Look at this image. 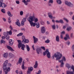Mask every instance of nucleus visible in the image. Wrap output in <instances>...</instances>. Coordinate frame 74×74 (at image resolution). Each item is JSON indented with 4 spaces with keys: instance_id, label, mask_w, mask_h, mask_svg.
I'll use <instances>...</instances> for the list:
<instances>
[{
    "instance_id": "1",
    "label": "nucleus",
    "mask_w": 74,
    "mask_h": 74,
    "mask_svg": "<svg viewBox=\"0 0 74 74\" xmlns=\"http://www.w3.org/2000/svg\"><path fill=\"white\" fill-rule=\"evenodd\" d=\"M62 57V54L59 52H57L53 55V59H55V58H56V60H58L60 59Z\"/></svg>"
},
{
    "instance_id": "2",
    "label": "nucleus",
    "mask_w": 74,
    "mask_h": 74,
    "mask_svg": "<svg viewBox=\"0 0 74 74\" xmlns=\"http://www.w3.org/2000/svg\"><path fill=\"white\" fill-rule=\"evenodd\" d=\"M17 41L18 43V48H20L21 47V49H22V50H23V51H25V48H26L25 45L23 44H22V42H21V40H18Z\"/></svg>"
},
{
    "instance_id": "3",
    "label": "nucleus",
    "mask_w": 74,
    "mask_h": 74,
    "mask_svg": "<svg viewBox=\"0 0 74 74\" xmlns=\"http://www.w3.org/2000/svg\"><path fill=\"white\" fill-rule=\"evenodd\" d=\"M28 18L32 20V21H34V22H38V18H36L34 16H30L28 17Z\"/></svg>"
},
{
    "instance_id": "4",
    "label": "nucleus",
    "mask_w": 74,
    "mask_h": 74,
    "mask_svg": "<svg viewBox=\"0 0 74 74\" xmlns=\"http://www.w3.org/2000/svg\"><path fill=\"white\" fill-rule=\"evenodd\" d=\"M27 20L28 22H29V23H30V25L32 27L34 26V27L35 26H36V23H34L33 21H32V20L29 18H28Z\"/></svg>"
},
{
    "instance_id": "5",
    "label": "nucleus",
    "mask_w": 74,
    "mask_h": 74,
    "mask_svg": "<svg viewBox=\"0 0 74 74\" xmlns=\"http://www.w3.org/2000/svg\"><path fill=\"white\" fill-rule=\"evenodd\" d=\"M71 69L73 70V71H66V74H74V66L72 65L71 67Z\"/></svg>"
},
{
    "instance_id": "6",
    "label": "nucleus",
    "mask_w": 74,
    "mask_h": 74,
    "mask_svg": "<svg viewBox=\"0 0 74 74\" xmlns=\"http://www.w3.org/2000/svg\"><path fill=\"white\" fill-rule=\"evenodd\" d=\"M1 7L3 8H4L5 7H7V5L3 3V0L0 1V7Z\"/></svg>"
},
{
    "instance_id": "7",
    "label": "nucleus",
    "mask_w": 74,
    "mask_h": 74,
    "mask_svg": "<svg viewBox=\"0 0 74 74\" xmlns=\"http://www.w3.org/2000/svg\"><path fill=\"white\" fill-rule=\"evenodd\" d=\"M36 53L38 54L42 53V50L40 48H37L36 49Z\"/></svg>"
},
{
    "instance_id": "8",
    "label": "nucleus",
    "mask_w": 74,
    "mask_h": 74,
    "mask_svg": "<svg viewBox=\"0 0 74 74\" xmlns=\"http://www.w3.org/2000/svg\"><path fill=\"white\" fill-rule=\"evenodd\" d=\"M33 67H30L28 68V71L27 72V74H30L31 72H32V71H33Z\"/></svg>"
},
{
    "instance_id": "9",
    "label": "nucleus",
    "mask_w": 74,
    "mask_h": 74,
    "mask_svg": "<svg viewBox=\"0 0 74 74\" xmlns=\"http://www.w3.org/2000/svg\"><path fill=\"white\" fill-rule=\"evenodd\" d=\"M65 4L66 5H67L69 7H73V4L71 3V2H68L67 1H65Z\"/></svg>"
},
{
    "instance_id": "10",
    "label": "nucleus",
    "mask_w": 74,
    "mask_h": 74,
    "mask_svg": "<svg viewBox=\"0 0 74 74\" xmlns=\"http://www.w3.org/2000/svg\"><path fill=\"white\" fill-rule=\"evenodd\" d=\"M41 33L44 34V33H45V31L46 30L45 29V27H41Z\"/></svg>"
},
{
    "instance_id": "11",
    "label": "nucleus",
    "mask_w": 74,
    "mask_h": 74,
    "mask_svg": "<svg viewBox=\"0 0 74 74\" xmlns=\"http://www.w3.org/2000/svg\"><path fill=\"white\" fill-rule=\"evenodd\" d=\"M33 38L34 39V43L35 44L37 43V41H38V38H36V37L34 36H33Z\"/></svg>"
},
{
    "instance_id": "12",
    "label": "nucleus",
    "mask_w": 74,
    "mask_h": 74,
    "mask_svg": "<svg viewBox=\"0 0 74 74\" xmlns=\"http://www.w3.org/2000/svg\"><path fill=\"white\" fill-rule=\"evenodd\" d=\"M29 40L25 39L24 40H23L22 41V42L23 43V44H26V43H29Z\"/></svg>"
},
{
    "instance_id": "13",
    "label": "nucleus",
    "mask_w": 74,
    "mask_h": 74,
    "mask_svg": "<svg viewBox=\"0 0 74 74\" xmlns=\"http://www.w3.org/2000/svg\"><path fill=\"white\" fill-rule=\"evenodd\" d=\"M59 62L61 63L60 65V67H63V65L64 64L63 62L62 61V60H59Z\"/></svg>"
},
{
    "instance_id": "14",
    "label": "nucleus",
    "mask_w": 74,
    "mask_h": 74,
    "mask_svg": "<svg viewBox=\"0 0 74 74\" xmlns=\"http://www.w3.org/2000/svg\"><path fill=\"white\" fill-rule=\"evenodd\" d=\"M7 48L10 51H14V50L10 46H7Z\"/></svg>"
},
{
    "instance_id": "15",
    "label": "nucleus",
    "mask_w": 74,
    "mask_h": 74,
    "mask_svg": "<svg viewBox=\"0 0 74 74\" xmlns=\"http://www.w3.org/2000/svg\"><path fill=\"white\" fill-rule=\"evenodd\" d=\"M14 43V41L10 39L9 44L10 45H12Z\"/></svg>"
},
{
    "instance_id": "16",
    "label": "nucleus",
    "mask_w": 74,
    "mask_h": 74,
    "mask_svg": "<svg viewBox=\"0 0 74 74\" xmlns=\"http://www.w3.org/2000/svg\"><path fill=\"white\" fill-rule=\"evenodd\" d=\"M49 51V49H47L46 51L45 52H43V54L44 56H45L46 54H47L48 51Z\"/></svg>"
},
{
    "instance_id": "17",
    "label": "nucleus",
    "mask_w": 74,
    "mask_h": 74,
    "mask_svg": "<svg viewBox=\"0 0 74 74\" xmlns=\"http://www.w3.org/2000/svg\"><path fill=\"white\" fill-rule=\"evenodd\" d=\"M47 56L48 58H51V53L49 52V51H48V52L47 53Z\"/></svg>"
},
{
    "instance_id": "18",
    "label": "nucleus",
    "mask_w": 74,
    "mask_h": 74,
    "mask_svg": "<svg viewBox=\"0 0 74 74\" xmlns=\"http://www.w3.org/2000/svg\"><path fill=\"white\" fill-rule=\"evenodd\" d=\"M9 56L10 58H12L14 56V55L12 54V53H9Z\"/></svg>"
},
{
    "instance_id": "19",
    "label": "nucleus",
    "mask_w": 74,
    "mask_h": 74,
    "mask_svg": "<svg viewBox=\"0 0 74 74\" xmlns=\"http://www.w3.org/2000/svg\"><path fill=\"white\" fill-rule=\"evenodd\" d=\"M56 40L57 42H59L60 41V40L59 39V36L57 35L56 37Z\"/></svg>"
},
{
    "instance_id": "20",
    "label": "nucleus",
    "mask_w": 74,
    "mask_h": 74,
    "mask_svg": "<svg viewBox=\"0 0 74 74\" xmlns=\"http://www.w3.org/2000/svg\"><path fill=\"white\" fill-rule=\"evenodd\" d=\"M3 70H6L7 68V64H3Z\"/></svg>"
},
{
    "instance_id": "21",
    "label": "nucleus",
    "mask_w": 74,
    "mask_h": 74,
    "mask_svg": "<svg viewBox=\"0 0 74 74\" xmlns=\"http://www.w3.org/2000/svg\"><path fill=\"white\" fill-rule=\"evenodd\" d=\"M65 66L66 67H67V68L68 69H70V68L71 67V66L68 63H66L65 64Z\"/></svg>"
},
{
    "instance_id": "22",
    "label": "nucleus",
    "mask_w": 74,
    "mask_h": 74,
    "mask_svg": "<svg viewBox=\"0 0 74 74\" xmlns=\"http://www.w3.org/2000/svg\"><path fill=\"white\" fill-rule=\"evenodd\" d=\"M8 56V54L7 53H6L3 54V57L4 58H7Z\"/></svg>"
},
{
    "instance_id": "23",
    "label": "nucleus",
    "mask_w": 74,
    "mask_h": 74,
    "mask_svg": "<svg viewBox=\"0 0 74 74\" xmlns=\"http://www.w3.org/2000/svg\"><path fill=\"white\" fill-rule=\"evenodd\" d=\"M22 3H24V4H25V5H27L28 3H26V0H22Z\"/></svg>"
},
{
    "instance_id": "24",
    "label": "nucleus",
    "mask_w": 74,
    "mask_h": 74,
    "mask_svg": "<svg viewBox=\"0 0 74 74\" xmlns=\"http://www.w3.org/2000/svg\"><path fill=\"white\" fill-rule=\"evenodd\" d=\"M7 14L9 16H10V17H12V14H11L10 11H8V12Z\"/></svg>"
},
{
    "instance_id": "25",
    "label": "nucleus",
    "mask_w": 74,
    "mask_h": 74,
    "mask_svg": "<svg viewBox=\"0 0 74 74\" xmlns=\"http://www.w3.org/2000/svg\"><path fill=\"white\" fill-rule=\"evenodd\" d=\"M37 66H38V62H37V61H36L35 62V65L34 66V68L36 69L37 67Z\"/></svg>"
},
{
    "instance_id": "26",
    "label": "nucleus",
    "mask_w": 74,
    "mask_h": 74,
    "mask_svg": "<svg viewBox=\"0 0 74 74\" xmlns=\"http://www.w3.org/2000/svg\"><path fill=\"white\" fill-rule=\"evenodd\" d=\"M57 2L58 4H62V1L61 0H57Z\"/></svg>"
},
{
    "instance_id": "27",
    "label": "nucleus",
    "mask_w": 74,
    "mask_h": 74,
    "mask_svg": "<svg viewBox=\"0 0 74 74\" xmlns=\"http://www.w3.org/2000/svg\"><path fill=\"white\" fill-rule=\"evenodd\" d=\"M18 62L20 64L22 62V58H19Z\"/></svg>"
},
{
    "instance_id": "28",
    "label": "nucleus",
    "mask_w": 74,
    "mask_h": 74,
    "mask_svg": "<svg viewBox=\"0 0 74 74\" xmlns=\"http://www.w3.org/2000/svg\"><path fill=\"white\" fill-rule=\"evenodd\" d=\"M36 25L37 28H39V27H40V24H39V23H37L36 24Z\"/></svg>"
},
{
    "instance_id": "29",
    "label": "nucleus",
    "mask_w": 74,
    "mask_h": 74,
    "mask_svg": "<svg viewBox=\"0 0 74 74\" xmlns=\"http://www.w3.org/2000/svg\"><path fill=\"white\" fill-rule=\"evenodd\" d=\"M3 34L5 37L7 36L8 35V32H3Z\"/></svg>"
},
{
    "instance_id": "30",
    "label": "nucleus",
    "mask_w": 74,
    "mask_h": 74,
    "mask_svg": "<svg viewBox=\"0 0 74 74\" xmlns=\"http://www.w3.org/2000/svg\"><path fill=\"white\" fill-rule=\"evenodd\" d=\"M65 43L66 44V45H67L69 46V45H70L71 42L70 41L68 40Z\"/></svg>"
},
{
    "instance_id": "31",
    "label": "nucleus",
    "mask_w": 74,
    "mask_h": 74,
    "mask_svg": "<svg viewBox=\"0 0 74 74\" xmlns=\"http://www.w3.org/2000/svg\"><path fill=\"white\" fill-rule=\"evenodd\" d=\"M2 43L3 44H5V41L3 39H2L1 40V44Z\"/></svg>"
},
{
    "instance_id": "32",
    "label": "nucleus",
    "mask_w": 74,
    "mask_h": 74,
    "mask_svg": "<svg viewBox=\"0 0 74 74\" xmlns=\"http://www.w3.org/2000/svg\"><path fill=\"white\" fill-rule=\"evenodd\" d=\"M22 35H23V33L21 32L17 35V37H19V36H22Z\"/></svg>"
},
{
    "instance_id": "33",
    "label": "nucleus",
    "mask_w": 74,
    "mask_h": 74,
    "mask_svg": "<svg viewBox=\"0 0 74 74\" xmlns=\"http://www.w3.org/2000/svg\"><path fill=\"white\" fill-rule=\"evenodd\" d=\"M26 48H27V51H30V47H29V45H26Z\"/></svg>"
},
{
    "instance_id": "34",
    "label": "nucleus",
    "mask_w": 74,
    "mask_h": 74,
    "mask_svg": "<svg viewBox=\"0 0 74 74\" xmlns=\"http://www.w3.org/2000/svg\"><path fill=\"white\" fill-rule=\"evenodd\" d=\"M24 63H25L24 62V61H23V64L22 66V68L23 70H24V69H25V67H24Z\"/></svg>"
},
{
    "instance_id": "35",
    "label": "nucleus",
    "mask_w": 74,
    "mask_h": 74,
    "mask_svg": "<svg viewBox=\"0 0 74 74\" xmlns=\"http://www.w3.org/2000/svg\"><path fill=\"white\" fill-rule=\"evenodd\" d=\"M16 24L19 27L21 26V24L20 23H19V22L18 21H17L16 22Z\"/></svg>"
},
{
    "instance_id": "36",
    "label": "nucleus",
    "mask_w": 74,
    "mask_h": 74,
    "mask_svg": "<svg viewBox=\"0 0 74 74\" xmlns=\"http://www.w3.org/2000/svg\"><path fill=\"white\" fill-rule=\"evenodd\" d=\"M61 60H62L63 62V61L65 62V61L66 60V58L65 57H63L62 58V59Z\"/></svg>"
},
{
    "instance_id": "37",
    "label": "nucleus",
    "mask_w": 74,
    "mask_h": 74,
    "mask_svg": "<svg viewBox=\"0 0 74 74\" xmlns=\"http://www.w3.org/2000/svg\"><path fill=\"white\" fill-rule=\"evenodd\" d=\"M7 32H8V34H9V35H12V31H11V30H10V31Z\"/></svg>"
},
{
    "instance_id": "38",
    "label": "nucleus",
    "mask_w": 74,
    "mask_h": 74,
    "mask_svg": "<svg viewBox=\"0 0 74 74\" xmlns=\"http://www.w3.org/2000/svg\"><path fill=\"white\" fill-rule=\"evenodd\" d=\"M45 43H47L48 44V43H49V42H50V40H49V39H48L47 40H45Z\"/></svg>"
},
{
    "instance_id": "39",
    "label": "nucleus",
    "mask_w": 74,
    "mask_h": 74,
    "mask_svg": "<svg viewBox=\"0 0 74 74\" xmlns=\"http://www.w3.org/2000/svg\"><path fill=\"white\" fill-rule=\"evenodd\" d=\"M71 29V27H69L67 29V30L68 31H70V30Z\"/></svg>"
},
{
    "instance_id": "40",
    "label": "nucleus",
    "mask_w": 74,
    "mask_h": 74,
    "mask_svg": "<svg viewBox=\"0 0 74 74\" xmlns=\"http://www.w3.org/2000/svg\"><path fill=\"white\" fill-rule=\"evenodd\" d=\"M20 15H21V16H22L23 15V11H21L20 12Z\"/></svg>"
},
{
    "instance_id": "41",
    "label": "nucleus",
    "mask_w": 74,
    "mask_h": 74,
    "mask_svg": "<svg viewBox=\"0 0 74 74\" xmlns=\"http://www.w3.org/2000/svg\"><path fill=\"white\" fill-rule=\"evenodd\" d=\"M5 37V38L6 39V40H9L10 39V36L8 35H7V36H6Z\"/></svg>"
},
{
    "instance_id": "42",
    "label": "nucleus",
    "mask_w": 74,
    "mask_h": 74,
    "mask_svg": "<svg viewBox=\"0 0 74 74\" xmlns=\"http://www.w3.org/2000/svg\"><path fill=\"white\" fill-rule=\"evenodd\" d=\"M6 70H7V71L9 72L10 71V67H7Z\"/></svg>"
},
{
    "instance_id": "43",
    "label": "nucleus",
    "mask_w": 74,
    "mask_h": 74,
    "mask_svg": "<svg viewBox=\"0 0 74 74\" xmlns=\"http://www.w3.org/2000/svg\"><path fill=\"white\" fill-rule=\"evenodd\" d=\"M40 23L41 24V25H43L44 24V22L42 20H41L40 22Z\"/></svg>"
},
{
    "instance_id": "44",
    "label": "nucleus",
    "mask_w": 74,
    "mask_h": 74,
    "mask_svg": "<svg viewBox=\"0 0 74 74\" xmlns=\"http://www.w3.org/2000/svg\"><path fill=\"white\" fill-rule=\"evenodd\" d=\"M22 21H23L24 22H25L26 21V18H23V20Z\"/></svg>"
},
{
    "instance_id": "45",
    "label": "nucleus",
    "mask_w": 74,
    "mask_h": 74,
    "mask_svg": "<svg viewBox=\"0 0 74 74\" xmlns=\"http://www.w3.org/2000/svg\"><path fill=\"white\" fill-rule=\"evenodd\" d=\"M48 2L50 3L51 4H53V0H49Z\"/></svg>"
},
{
    "instance_id": "46",
    "label": "nucleus",
    "mask_w": 74,
    "mask_h": 74,
    "mask_svg": "<svg viewBox=\"0 0 74 74\" xmlns=\"http://www.w3.org/2000/svg\"><path fill=\"white\" fill-rule=\"evenodd\" d=\"M40 48H41V49H43V50H44V51H45V47L42 46L40 47Z\"/></svg>"
},
{
    "instance_id": "47",
    "label": "nucleus",
    "mask_w": 74,
    "mask_h": 74,
    "mask_svg": "<svg viewBox=\"0 0 74 74\" xmlns=\"http://www.w3.org/2000/svg\"><path fill=\"white\" fill-rule=\"evenodd\" d=\"M60 23H64V22H63V21L62 19H61L59 21Z\"/></svg>"
},
{
    "instance_id": "48",
    "label": "nucleus",
    "mask_w": 74,
    "mask_h": 74,
    "mask_svg": "<svg viewBox=\"0 0 74 74\" xmlns=\"http://www.w3.org/2000/svg\"><path fill=\"white\" fill-rule=\"evenodd\" d=\"M1 11L2 12L4 13H5V10H4V9H2L1 10Z\"/></svg>"
},
{
    "instance_id": "49",
    "label": "nucleus",
    "mask_w": 74,
    "mask_h": 74,
    "mask_svg": "<svg viewBox=\"0 0 74 74\" xmlns=\"http://www.w3.org/2000/svg\"><path fill=\"white\" fill-rule=\"evenodd\" d=\"M64 19L65 20V21H66V22H67L68 23H69V20H68V19L66 18H64Z\"/></svg>"
},
{
    "instance_id": "50",
    "label": "nucleus",
    "mask_w": 74,
    "mask_h": 74,
    "mask_svg": "<svg viewBox=\"0 0 74 74\" xmlns=\"http://www.w3.org/2000/svg\"><path fill=\"white\" fill-rule=\"evenodd\" d=\"M25 25V22L22 21L21 22V25L22 26H23Z\"/></svg>"
},
{
    "instance_id": "51",
    "label": "nucleus",
    "mask_w": 74,
    "mask_h": 74,
    "mask_svg": "<svg viewBox=\"0 0 74 74\" xmlns=\"http://www.w3.org/2000/svg\"><path fill=\"white\" fill-rule=\"evenodd\" d=\"M52 27L54 30H55V29H56V27H55V25H53L52 26Z\"/></svg>"
},
{
    "instance_id": "52",
    "label": "nucleus",
    "mask_w": 74,
    "mask_h": 74,
    "mask_svg": "<svg viewBox=\"0 0 74 74\" xmlns=\"http://www.w3.org/2000/svg\"><path fill=\"white\" fill-rule=\"evenodd\" d=\"M16 3L17 4H19V3H20L19 1H16Z\"/></svg>"
},
{
    "instance_id": "53",
    "label": "nucleus",
    "mask_w": 74,
    "mask_h": 74,
    "mask_svg": "<svg viewBox=\"0 0 74 74\" xmlns=\"http://www.w3.org/2000/svg\"><path fill=\"white\" fill-rule=\"evenodd\" d=\"M22 38L23 39V40H25L26 39L25 38V36L23 35L22 36Z\"/></svg>"
},
{
    "instance_id": "54",
    "label": "nucleus",
    "mask_w": 74,
    "mask_h": 74,
    "mask_svg": "<svg viewBox=\"0 0 74 74\" xmlns=\"http://www.w3.org/2000/svg\"><path fill=\"white\" fill-rule=\"evenodd\" d=\"M8 64V60H6L5 61L3 64Z\"/></svg>"
},
{
    "instance_id": "55",
    "label": "nucleus",
    "mask_w": 74,
    "mask_h": 74,
    "mask_svg": "<svg viewBox=\"0 0 74 74\" xmlns=\"http://www.w3.org/2000/svg\"><path fill=\"white\" fill-rule=\"evenodd\" d=\"M49 18H50V19H52L53 18V16H52V15H51L50 16H49Z\"/></svg>"
},
{
    "instance_id": "56",
    "label": "nucleus",
    "mask_w": 74,
    "mask_h": 74,
    "mask_svg": "<svg viewBox=\"0 0 74 74\" xmlns=\"http://www.w3.org/2000/svg\"><path fill=\"white\" fill-rule=\"evenodd\" d=\"M48 5H49V6H52V5L51 4V3L50 2H48Z\"/></svg>"
},
{
    "instance_id": "57",
    "label": "nucleus",
    "mask_w": 74,
    "mask_h": 74,
    "mask_svg": "<svg viewBox=\"0 0 74 74\" xmlns=\"http://www.w3.org/2000/svg\"><path fill=\"white\" fill-rule=\"evenodd\" d=\"M9 28H10L12 31V30H13V28H12L11 25H10Z\"/></svg>"
},
{
    "instance_id": "58",
    "label": "nucleus",
    "mask_w": 74,
    "mask_h": 74,
    "mask_svg": "<svg viewBox=\"0 0 74 74\" xmlns=\"http://www.w3.org/2000/svg\"><path fill=\"white\" fill-rule=\"evenodd\" d=\"M48 16H49L52 15V13L51 12L48 13Z\"/></svg>"
},
{
    "instance_id": "59",
    "label": "nucleus",
    "mask_w": 74,
    "mask_h": 74,
    "mask_svg": "<svg viewBox=\"0 0 74 74\" xmlns=\"http://www.w3.org/2000/svg\"><path fill=\"white\" fill-rule=\"evenodd\" d=\"M31 1L30 0H27L26 1V3H30Z\"/></svg>"
},
{
    "instance_id": "60",
    "label": "nucleus",
    "mask_w": 74,
    "mask_h": 74,
    "mask_svg": "<svg viewBox=\"0 0 74 74\" xmlns=\"http://www.w3.org/2000/svg\"><path fill=\"white\" fill-rule=\"evenodd\" d=\"M73 12H69V15H73Z\"/></svg>"
},
{
    "instance_id": "61",
    "label": "nucleus",
    "mask_w": 74,
    "mask_h": 74,
    "mask_svg": "<svg viewBox=\"0 0 74 74\" xmlns=\"http://www.w3.org/2000/svg\"><path fill=\"white\" fill-rule=\"evenodd\" d=\"M21 30H24V31H25V28H22L21 29Z\"/></svg>"
},
{
    "instance_id": "62",
    "label": "nucleus",
    "mask_w": 74,
    "mask_h": 74,
    "mask_svg": "<svg viewBox=\"0 0 74 74\" xmlns=\"http://www.w3.org/2000/svg\"><path fill=\"white\" fill-rule=\"evenodd\" d=\"M66 37H67L68 38H69V34H67L66 35Z\"/></svg>"
},
{
    "instance_id": "63",
    "label": "nucleus",
    "mask_w": 74,
    "mask_h": 74,
    "mask_svg": "<svg viewBox=\"0 0 74 74\" xmlns=\"http://www.w3.org/2000/svg\"><path fill=\"white\" fill-rule=\"evenodd\" d=\"M71 37H73V33H71Z\"/></svg>"
},
{
    "instance_id": "64",
    "label": "nucleus",
    "mask_w": 74,
    "mask_h": 74,
    "mask_svg": "<svg viewBox=\"0 0 74 74\" xmlns=\"http://www.w3.org/2000/svg\"><path fill=\"white\" fill-rule=\"evenodd\" d=\"M63 34H61L60 35V38L62 39L63 38Z\"/></svg>"
}]
</instances>
